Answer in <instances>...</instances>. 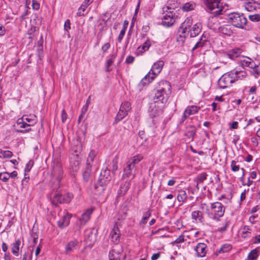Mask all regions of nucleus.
Instances as JSON below:
<instances>
[{
  "label": "nucleus",
  "mask_w": 260,
  "mask_h": 260,
  "mask_svg": "<svg viewBox=\"0 0 260 260\" xmlns=\"http://www.w3.org/2000/svg\"><path fill=\"white\" fill-rule=\"evenodd\" d=\"M171 92V86L167 81H162L159 83V89L157 90L153 97L154 103L150 104L149 113L153 123L157 122V117L159 116L160 110L156 107L155 103L160 102L161 103L166 102Z\"/></svg>",
  "instance_id": "obj_1"
},
{
  "label": "nucleus",
  "mask_w": 260,
  "mask_h": 260,
  "mask_svg": "<svg viewBox=\"0 0 260 260\" xmlns=\"http://www.w3.org/2000/svg\"><path fill=\"white\" fill-rule=\"evenodd\" d=\"M52 172L51 176L53 179H55L56 181V184L53 188L52 195L54 193L60 192L59 188L61 184L60 183L61 180L62 178L63 170L61 164L58 159H54L52 164Z\"/></svg>",
  "instance_id": "obj_2"
},
{
  "label": "nucleus",
  "mask_w": 260,
  "mask_h": 260,
  "mask_svg": "<svg viewBox=\"0 0 260 260\" xmlns=\"http://www.w3.org/2000/svg\"><path fill=\"white\" fill-rule=\"evenodd\" d=\"M112 178V176L110 169L106 168L105 169L102 170L98 182L94 184V189L99 193H103Z\"/></svg>",
  "instance_id": "obj_3"
},
{
  "label": "nucleus",
  "mask_w": 260,
  "mask_h": 260,
  "mask_svg": "<svg viewBox=\"0 0 260 260\" xmlns=\"http://www.w3.org/2000/svg\"><path fill=\"white\" fill-rule=\"evenodd\" d=\"M162 11L166 14L162 18V25L167 27L172 26L178 20V13L174 11V8L169 5L164 6Z\"/></svg>",
  "instance_id": "obj_4"
},
{
  "label": "nucleus",
  "mask_w": 260,
  "mask_h": 260,
  "mask_svg": "<svg viewBox=\"0 0 260 260\" xmlns=\"http://www.w3.org/2000/svg\"><path fill=\"white\" fill-rule=\"evenodd\" d=\"M225 210V207L218 202L211 203L210 209H207L209 218L216 221L224 215Z\"/></svg>",
  "instance_id": "obj_5"
},
{
  "label": "nucleus",
  "mask_w": 260,
  "mask_h": 260,
  "mask_svg": "<svg viewBox=\"0 0 260 260\" xmlns=\"http://www.w3.org/2000/svg\"><path fill=\"white\" fill-rule=\"evenodd\" d=\"M37 118L34 114L23 115L21 118H19L14 124V128L18 130L19 128H25L27 126L34 125L36 123Z\"/></svg>",
  "instance_id": "obj_6"
},
{
  "label": "nucleus",
  "mask_w": 260,
  "mask_h": 260,
  "mask_svg": "<svg viewBox=\"0 0 260 260\" xmlns=\"http://www.w3.org/2000/svg\"><path fill=\"white\" fill-rule=\"evenodd\" d=\"M228 20L233 26L244 29L247 20L243 14L238 13H230L228 17Z\"/></svg>",
  "instance_id": "obj_7"
},
{
  "label": "nucleus",
  "mask_w": 260,
  "mask_h": 260,
  "mask_svg": "<svg viewBox=\"0 0 260 260\" xmlns=\"http://www.w3.org/2000/svg\"><path fill=\"white\" fill-rule=\"evenodd\" d=\"M76 141L70 150V154L79 155L82 151V141L85 137V131H76L75 133Z\"/></svg>",
  "instance_id": "obj_8"
},
{
  "label": "nucleus",
  "mask_w": 260,
  "mask_h": 260,
  "mask_svg": "<svg viewBox=\"0 0 260 260\" xmlns=\"http://www.w3.org/2000/svg\"><path fill=\"white\" fill-rule=\"evenodd\" d=\"M235 82L233 72L231 71L223 74L218 80V84L221 88H226L230 87L232 83Z\"/></svg>",
  "instance_id": "obj_9"
},
{
  "label": "nucleus",
  "mask_w": 260,
  "mask_h": 260,
  "mask_svg": "<svg viewBox=\"0 0 260 260\" xmlns=\"http://www.w3.org/2000/svg\"><path fill=\"white\" fill-rule=\"evenodd\" d=\"M73 197V194L70 192L64 194H62L60 192L54 193L52 196V202H56L60 204H68L70 203Z\"/></svg>",
  "instance_id": "obj_10"
},
{
  "label": "nucleus",
  "mask_w": 260,
  "mask_h": 260,
  "mask_svg": "<svg viewBox=\"0 0 260 260\" xmlns=\"http://www.w3.org/2000/svg\"><path fill=\"white\" fill-rule=\"evenodd\" d=\"M131 110V105L128 102H124L122 103L114 121V123L116 124L118 122L121 120L125 117Z\"/></svg>",
  "instance_id": "obj_11"
},
{
  "label": "nucleus",
  "mask_w": 260,
  "mask_h": 260,
  "mask_svg": "<svg viewBox=\"0 0 260 260\" xmlns=\"http://www.w3.org/2000/svg\"><path fill=\"white\" fill-rule=\"evenodd\" d=\"M221 0H205V4L206 6L207 11L209 12L219 15L222 11L219 9V4Z\"/></svg>",
  "instance_id": "obj_12"
},
{
  "label": "nucleus",
  "mask_w": 260,
  "mask_h": 260,
  "mask_svg": "<svg viewBox=\"0 0 260 260\" xmlns=\"http://www.w3.org/2000/svg\"><path fill=\"white\" fill-rule=\"evenodd\" d=\"M120 232L118 227L117 223H115L110 232V237L114 244H118L120 242Z\"/></svg>",
  "instance_id": "obj_13"
},
{
  "label": "nucleus",
  "mask_w": 260,
  "mask_h": 260,
  "mask_svg": "<svg viewBox=\"0 0 260 260\" xmlns=\"http://www.w3.org/2000/svg\"><path fill=\"white\" fill-rule=\"evenodd\" d=\"M70 165L73 170L77 171L79 167V155L69 154Z\"/></svg>",
  "instance_id": "obj_14"
},
{
  "label": "nucleus",
  "mask_w": 260,
  "mask_h": 260,
  "mask_svg": "<svg viewBox=\"0 0 260 260\" xmlns=\"http://www.w3.org/2000/svg\"><path fill=\"white\" fill-rule=\"evenodd\" d=\"M131 185V180H126L124 183L121 184L120 188L117 191V197H122L128 190Z\"/></svg>",
  "instance_id": "obj_15"
},
{
  "label": "nucleus",
  "mask_w": 260,
  "mask_h": 260,
  "mask_svg": "<svg viewBox=\"0 0 260 260\" xmlns=\"http://www.w3.org/2000/svg\"><path fill=\"white\" fill-rule=\"evenodd\" d=\"M194 250L196 252L197 255L198 257H203L206 255L207 253V245L203 243H199L197 244Z\"/></svg>",
  "instance_id": "obj_16"
},
{
  "label": "nucleus",
  "mask_w": 260,
  "mask_h": 260,
  "mask_svg": "<svg viewBox=\"0 0 260 260\" xmlns=\"http://www.w3.org/2000/svg\"><path fill=\"white\" fill-rule=\"evenodd\" d=\"M79 242L77 239H74L69 242L65 246V253L66 254L73 251L78 245Z\"/></svg>",
  "instance_id": "obj_17"
},
{
  "label": "nucleus",
  "mask_w": 260,
  "mask_h": 260,
  "mask_svg": "<svg viewBox=\"0 0 260 260\" xmlns=\"http://www.w3.org/2000/svg\"><path fill=\"white\" fill-rule=\"evenodd\" d=\"M199 109L200 108L196 106H192L188 107L183 113V115L182 117V121L185 120L188 116L196 113Z\"/></svg>",
  "instance_id": "obj_18"
},
{
  "label": "nucleus",
  "mask_w": 260,
  "mask_h": 260,
  "mask_svg": "<svg viewBox=\"0 0 260 260\" xmlns=\"http://www.w3.org/2000/svg\"><path fill=\"white\" fill-rule=\"evenodd\" d=\"M240 64L242 67H246L250 69L255 68L257 67L254 61L248 57H246L244 59H241Z\"/></svg>",
  "instance_id": "obj_19"
},
{
  "label": "nucleus",
  "mask_w": 260,
  "mask_h": 260,
  "mask_svg": "<svg viewBox=\"0 0 260 260\" xmlns=\"http://www.w3.org/2000/svg\"><path fill=\"white\" fill-rule=\"evenodd\" d=\"M202 24L201 23H197L193 25L190 29L189 30L190 37L191 38L196 37L201 32L202 29Z\"/></svg>",
  "instance_id": "obj_20"
},
{
  "label": "nucleus",
  "mask_w": 260,
  "mask_h": 260,
  "mask_svg": "<svg viewBox=\"0 0 260 260\" xmlns=\"http://www.w3.org/2000/svg\"><path fill=\"white\" fill-rule=\"evenodd\" d=\"M71 217V215L68 213L64 215L62 218L57 221L58 226L62 229L67 226L70 223Z\"/></svg>",
  "instance_id": "obj_21"
},
{
  "label": "nucleus",
  "mask_w": 260,
  "mask_h": 260,
  "mask_svg": "<svg viewBox=\"0 0 260 260\" xmlns=\"http://www.w3.org/2000/svg\"><path fill=\"white\" fill-rule=\"evenodd\" d=\"M192 20L190 18H187L181 25L179 29V32L186 34L189 32V29L191 26Z\"/></svg>",
  "instance_id": "obj_22"
},
{
  "label": "nucleus",
  "mask_w": 260,
  "mask_h": 260,
  "mask_svg": "<svg viewBox=\"0 0 260 260\" xmlns=\"http://www.w3.org/2000/svg\"><path fill=\"white\" fill-rule=\"evenodd\" d=\"M244 6L248 11H253L255 10L257 8H259V4L257 2L250 0L244 4Z\"/></svg>",
  "instance_id": "obj_23"
},
{
  "label": "nucleus",
  "mask_w": 260,
  "mask_h": 260,
  "mask_svg": "<svg viewBox=\"0 0 260 260\" xmlns=\"http://www.w3.org/2000/svg\"><path fill=\"white\" fill-rule=\"evenodd\" d=\"M135 169L134 166L129 162L127 163L126 167L124 169L122 178L129 177L132 175V172Z\"/></svg>",
  "instance_id": "obj_24"
},
{
  "label": "nucleus",
  "mask_w": 260,
  "mask_h": 260,
  "mask_svg": "<svg viewBox=\"0 0 260 260\" xmlns=\"http://www.w3.org/2000/svg\"><path fill=\"white\" fill-rule=\"evenodd\" d=\"M218 31L228 36H230L233 34L231 27L228 25H223L219 26Z\"/></svg>",
  "instance_id": "obj_25"
},
{
  "label": "nucleus",
  "mask_w": 260,
  "mask_h": 260,
  "mask_svg": "<svg viewBox=\"0 0 260 260\" xmlns=\"http://www.w3.org/2000/svg\"><path fill=\"white\" fill-rule=\"evenodd\" d=\"M164 65V61L162 60H159L153 64L150 71L154 72V74H159L161 72Z\"/></svg>",
  "instance_id": "obj_26"
},
{
  "label": "nucleus",
  "mask_w": 260,
  "mask_h": 260,
  "mask_svg": "<svg viewBox=\"0 0 260 260\" xmlns=\"http://www.w3.org/2000/svg\"><path fill=\"white\" fill-rule=\"evenodd\" d=\"M241 53L242 50L241 49L236 48L229 51L227 53V56L230 59H234V58L239 57Z\"/></svg>",
  "instance_id": "obj_27"
},
{
  "label": "nucleus",
  "mask_w": 260,
  "mask_h": 260,
  "mask_svg": "<svg viewBox=\"0 0 260 260\" xmlns=\"http://www.w3.org/2000/svg\"><path fill=\"white\" fill-rule=\"evenodd\" d=\"M234 78H235V81L238 80H243L247 76V74L245 71H233Z\"/></svg>",
  "instance_id": "obj_28"
},
{
  "label": "nucleus",
  "mask_w": 260,
  "mask_h": 260,
  "mask_svg": "<svg viewBox=\"0 0 260 260\" xmlns=\"http://www.w3.org/2000/svg\"><path fill=\"white\" fill-rule=\"evenodd\" d=\"M91 165H86V167L84 171L83 172V178L84 181H89L91 172Z\"/></svg>",
  "instance_id": "obj_29"
},
{
  "label": "nucleus",
  "mask_w": 260,
  "mask_h": 260,
  "mask_svg": "<svg viewBox=\"0 0 260 260\" xmlns=\"http://www.w3.org/2000/svg\"><path fill=\"white\" fill-rule=\"evenodd\" d=\"M21 244V241L19 239H18L16 241L12 244V252L15 256H17L19 255V246Z\"/></svg>",
  "instance_id": "obj_30"
},
{
  "label": "nucleus",
  "mask_w": 260,
  "mask_h": 260,
  "mask_svg": "<svg viewBox=\"0 0 260 260\" xmlns=\"http://www.w3.org/2000/svg\"><path fill=\"white\" fill-rule=\"evenodd\" d=\"M93 212V210L91 209H88L86 210L85 212H84L81 216V217L80 218V220L84 223H86L87 221L89 220L90 217V215Z\"/></svg>",
  "instance_id": "obj_31"
},
{
  "label": "nucleus",
  "mask_w": 260,
  "mask_h": 260,
  "mask_svg": "<svg viewBox=\"0 0 260 260\" xmlns=\"http://www.w3.org/2000/svg\"><path fill=\"white\" fill-rule=\"evenodd\" d=\"M187 199V194L185 190L181 189L178 192L177 197V201L179 202H184Z\"/></svg>",
  "instance_id": "obj_32"
},
{
  "label": "nucleus",
  "mask_w": 260,
  "mask_h": 260,
  "mask_svg": "<svg viewBox=\"0 0 260 260\" xmlns=\"http://www.w3.org/2000/svg\"><path fill=\"white\" fill-rule=\"evenodd\" d=\"M204 39H203V36H202V38H200V40L192 48V50L193 51L196 49L201 48L207 43V40L206 38L204 37Z\"/></svg>",
  "instance_id": "obj_33"
},
{
  "label": "nucleus",
  "mask_w": 260,
  "mask_h": 260,
  "mask_svg": "<svg viewBox=\"0 0 260 260\" xmlns=\"http://www.w3.org/2000/svg\"><path fill=\"white\" fill-rule=\"evenodd\" d=\"M191 217L192 219H199L200 222H202L203 219V213L200 211H194L191 213Z\"/></svg>",
  "instance_id": "obj_34"
},
{
  "label": "nucleus",
  "mask_w": 260,
  "mask_h": 260,
  "mask_svg": "<svg viewBox=\"0 0 260 260\" xmlns=\"http://www.w3.org/2000/svg\"><path fill=\"white\" fill-rule=\"evenodd\" d=\"M232 249V246L229 244H225L216 250L217 253H221L229 252Z\"/></svg>",
  "instance_id": "obj_35"
},
{
  "label": "nucleus",
  "mask_w": 260,
  "mask_h": 260,
  "mask_svg": "<svg viewBox=\"0 0 260 260\" xmlns=\"http://www.w3.org/2000/svg\"><path fill=\"white\" fill-rule=\"evenodd\" d=\"M258 251L257 248L252 250L248 254L247 258L248 260H256L258 256Z\"/></svg>",
  "instance_id": "obj_36"
},
{
  "label": "nucleus",
  "mask_w": 260,
  "mask_h": 260,
  "mask_svg": "<svg viewBox=\"0 0 260 260\" xmlns=\"http://www.w3.org/2000/svg\"><path fill=\"white\" fill-rule=\"evenodd\" d=\"M118 157L117 156H115L112 160V167L111 169H110L113 175H114L115 171L118 169Z\"/></svg>",
  "instance_id": "obj_37"
},
{
  "label": "nucleus",
  "mask_w": 260,
  "mask_h": 260,
  "mask_svg": "<svg viewBox=\"0 0 260 260\" xmlns=\"http://www.w3.org/2000/svg\"><path fill=\"white\" fill-rule=\"evenodd\" d=\"M96 154V152L95 150H90V151L89 153V155H88V157L87 158L86 165H91V163L93 161Z\"/></svg>",
  "instance_id": "obj_38"
},
{
  "label": "nucleus",
  "mask_w": 260,
  "mask_h": 260,
  "mask_svg": "<svg viewBox=\"0 0 260 260\" xmlns=\"http://www.w3.org/2000/svg\"><path fill=\"white\" fill-rule=\"evenodd\" d=\"M243 232L242 234V237L243 238H246L247 237H250L251 232L249 227L247 225H244L242 228Z\"/></svg>",
  "instance_id": "obj_39"
},
{
  "label": "nucleus",
  "mask_w": 260,
  "mask_h": 260,
  "mask_svg": "<svg viewBox=\"0 0 260 260\" xmlns=\"http://www.w3.org/2000/svg\"><path fill=\"white\" fill-rule=\"evenodd\" d=\"M146 47V41L143 43L142 46L138 47L136 51V54L137 56L141 55L146 51L145 48Z\"/></svg>",
  "instance_id": "obj_40"
},
{
  "label": "nucleus",
  "mask_w": 260,
  "mask_h": 260,
  "mask_svg": "<svg viewBox=\"0 0 260 260\" xmlns=\"http://www.w3.org/2000/svg\"><path fill=\"white\" fill-rule=\"evenodd\" d=\"M231 170L233 172H237L240 170V167L238 164V162L234 160H232L231 163Z\"/></svg>",
  "instance_id": "obj_41"
},
{
  "label": "nucleus",
  "mask_w": 260,
  "mask_h": 260,
  "mask_svg": "<svg viewBox=\"0 0 260 260\" xmlns=\"http://www.w3.org/2000/svg\"><path fill=\"white\" fill-rule=\"evenodd\" d=\"M13 156V153L9 150H1L0 152V157L3 158H11Z\"/></svg>",
  "instance_id": "obj_42"
},
{
  "label": "nucleus",
  "mask_w": 260,
  "mask_h": 260,
  "mask_svg": "<svg viewBox=\"0 0 260 260\" xmlns=\"http://www.w3.org/2000/svg\"><path fill=\"white\" fill-rule=\"evenodd\" d=\"M10 179L9 173L4 172L0 173V179L4 182H7Z\"/></svg>",
  "instance_id": "obj_43"
},
{
  "label": "nucleus",
  "mask_w": 260,
  "mask_h": 260,
  "mask_svg": "<svg viewBox=\"0 0 260 260\" xmlns=\"http://www.w3.org/2000/svg\"><path fill=\"white\" fill-rule=\"evenodd\" d=\"M230 224V221L228 219L225 220L224 221V225L221 228H219L217 229V231L221 233H223V232H225L227 230V229L229 227Z\"/></svg>",
  "instance_id": "obj_44"
},
{
  "label": "nucleus",
  "mask_w": 260,
  "mask_h": 260,
  "mask_svg": "<svg viewBox=\"0 0 260 260\" xmlns=\"http://www.w3.org/2000/svg\"><path fill=\"white\" fill-rule=\"evenodd\" d=\"M142 159V156H141L140 155H136V156L133 157V158H132L128 161V162L130 164H132V165H133L134 166V167H135V165L136 164H138V162H139Z\"/></svg>",
  "instance_id": "obj_45"
},
{
  "label": "nucleus",
  "mask_w": 260,
  "mask_h": 260,
  "mask_svg": "<svg viewBox=\"0 0 260 260\" xmlns=\"http://www.w3.org/2000/svg\"><path fill=\"white\" fill-rule=\"evenodd\" d=\"M154 72H151L150 71L148 73H147V82L148 83H150L152 82L154 79L156 78V77L158 74H154Z\"/></svg>",
  "instance_id": "obj_46"
},
{
  "label": "nucleus",
  "mask_w": 260,
  "mask_h": 260,
  "mask_svg": "<svg viewBox=\"0 0 260 260\" xmlns=\"http://www.w3.org/2000/svg\"><path fill=\"white\" fill-rule=\"evenodd\" d=\"M146 75H145L143 78L141 80L140 82L138 84L137 86V89L138 91H141L143 88L146 85Z\"/></svg>",
  "instance_id": "obj_47"
},
{
  "label": "nucleus",
  "mask_w": 260,
  "mask_h": 260,
  "mask_svg": "<svg viewBox=\"0 0 260 260\" xmlns=\"http://www.w3.org/2000/svg\"><path fill=\"white\" fill-rule=\"evenodd\" d=\"M207 174L206 173H202L199 175L196 178V181L202 183L207 179Z\"/></svg>",
  "instance_id": "obj_48"
},
{
  "label": "nucleus",
  "mask_w": 260,
  "mask_h": 260,
  "mask_svg": "<svg viewBox=\"0 0 260 260\" xmlns=\"http://www.w3.org/2000/svg\"><path fill=\"white\" fill-rule=\"evenodd\" d=\"M194 5L189 3H186L182 7V9L184 11L188 12L191 11L194 9Z\"/></svg>",
  "instance_id": "obj_49"
},
{
  "label": "nucleus",
  "mask_w": 260,
  "mask_h": 260,
  "mask_svg": "<svg viewBox=\"0 0 260 260\" xmlns=\"http://www.w3.org/2000/svg\"><path fill=\"white\" fill-rule=\"evenodd\" d=\"M34 161L33 160L30 159L29 161L27 163L26 165L25 168V172H29L32 166H34Z\"/></svg>",
  "instance_id": "obj_50"
},
{
  "label": "nucleus",
  "mask_w": 260,
  "mask_h": 260,
  "mask_svg": "<svg viewBox=\"0 0 260 260\" xmlns=\"http://www.w3.org/2000/svg\"><path fill=\"white\" fill-rule=\"evenodd\" d=\"M87 7L84 6L83 4L80 7V8L78 10V12L77 13V15L79 16H82L84 15V12Z\"/></svg>",
  "instance_id": "obj_51"
},
{
  "label": "nucleus",
  "mask_w": 260,
  "mask_h": 260,
  "mask_svg": "<svg viewBox=\"0 0 260 260\" xmlns=\"http://www.w3.org/2000/svg\"><path fill=\"white\" fill-rule=\"evenodd\" d=\"M249 19L253 22H258L260 20V15L258 14L249 15Z\"/></svg>",
  "instance_id": "obj_52"
},
{
  "label": "nucleus",
  "mask_w": 260,
  "mask_h": 260,
  "mask_svg": "<svg viewBox=\"0 0 260 260\" xmlns=\"http://www.w3.org/2000/svg\"><path fill=\"white\" fill-rule=\"evenodd\" d=\"M114 250H112V251H110L109 252V258H110V260H120V258L119 257V256L118 255L117 257H116L115 255H114Z\"/></svg>",
  "instance_id": "obj_53"
},
{
  "label": "nucleus",
  "mask_w": 260,
  "mask_h": 260,
  "mask_svg": "<svg viewBox=\"0 0 260 260\" xmlns=\"http://www.w3.org/2000/svg\"><path fill=\"white\" fill-rule=\"evenodd\" d=\"M112 58L108 59L107 62V71H109V68L111 66L113 62V59L115 57L114 55H112Z\"/></svg>",
  "instance_id": "obj_54"
},
{
  "label": "nucleus",
  "mask_w": 260,
  "mask_h": 260,
  "mask_svg": "<svg viewBox=\"0 0 260 260\" xmlns=\"http://www.w3.org/2000/svg\"><path fill=\"white\" fill-rule=\"evenodd\" d=\"M67 117L68 114L66 112L65 110H63L61 113V121L62 123H64L66 121Z\"/></svg>",
  "instance_id": "obj_55"
},
{
  "label": "nucleus",
  "mask_w": 260,
  "mask_h": 260,
  "mask_svg": "<svg viewBox=\"0 0 260 260\" xmlns=\"http://www.w3.org/2000/svg\"><path fill=\"white\" fill-rule=\"evenodd\" d=\"M70 24L71 23H70V20L67 19L65 21L64 24V29L65 30H67V31H68V30L69 29H70V28H71Z\"/></svg>",
  "instance_id": "obj_56"
},
{
  "label": "nucleus",
  "mask_w": 260,
  "mask_h": 260,
  "mask_svg": "<svg viewBox=\"0 0 260 260\" xmlns=\"http://www.w3.org/2000/svg\"><path fill=\"white\" fill-rule=\"evenodd\" d=\"M146 220V215H144L141 220L139 222V225L143 229L145 228V220Z\"/></svg>",
  "instance_id": "obj_57"
},
{
  "label": "nucleus",
  "mask_w": 260,
  "mask_h": 260,
  "mask_svg": "<svg viewBox=\"0 0 260 260\" xmlns=\"http://www.w3.org/2000/svg\"><path fill=\"white\" fill-rule=\"evenodd\" d=\"M126 30H124V29H121V30L120 32V34L118 37V41L119 42H121L123 38V37L125 34Z\"/></svg>",
  "instance_id": "obj_58"
},
{
  "label": "nucleus",
  "mask_w": 260,
  "mask_h": 260,
  "mask_svg": "<svg viewBox=\"0 0 260 260\" xmlns=\"http://www.w3.org/2000/svg\"><path fill=\"white\" fill-rule=\"evenodd\" d=\"M32 250L30 254L28 253H25L23 256L22 260H31L32 258Z\"/></svg>",
  "instance_id": "obj_59"
},
{
  "label": "nucleus",
  "mask_w": 260,
  "mask_h": 260,
  "mask_svg": "<svg viewBox=\"0 0 260 260\" xmlns=\"http://www.w3.org/2000/svg\"><path fill=\"white\" fill-rule=\"evenodd\" d=\"M32 9L35 10H38L39 9L40 5V4L35 1H32Z\"/></svg>",
  "instance_id": "obj_60"
},
{
  "label": "nucleus",
  "mask_w": 260,
  "mask_h": 260,
  "mask_svg": "<svg viewBox=\"0 0 260 260\" xmlns=\"http://www.w3.org/2000/svg\"><path fill=\"white\" fill-rule=\"evenodd\" d=\"M31 236L33 238L34 242L35 243H37V240H38V235L37 234V233L34 232L33 230H32V233L31 234Z\"/></svg>",
  "instance_id": "obj_61"
},
{
  "label": "nucleus",
  "mask_w": 260,
  "mask_h": 260,
  "mask_svg": "<svg viewBox=\"0 0 260 260\" xmlns=\"http://www.w3.org/2000/svg\"><path fill=\"white\" fill-rule=\"evenodd\" d=\"M135 60V57L133 56L129 55L128 56L125 60V62L127 64L132 63L134 62Z\"/></svg>",
  "instance_id": "obj_62"
},
{
  "label": "nucleus",
  "mask_w": 260,
  "mask_h": 260,
  "mask_svg": "<svg viewBox=\"0 0 260 260\" xmlns=\"http://www.w3.org/2000/svg\"><path fill=\"white\" fill-rule=\"evenodd\" d=\"M178 35L180 37V38L177 39L178 41H181L182 43H183L185 41V34H182L181 32L180 33H179L178 32Z\"/></svg>",
  "instance_id": "obj_63"
},
{
  "label": "nucleus",
  "mask_w": 260,
  "mask_h": 260,
  "mask_svg": "<svg viewBox=\"0 0 260 260\" xmlns=\"http://www.w3.org/2000/svg\"><path fill=\"white\" fill-rule=\"evenodd\" d=\"M184 241V236L183 235H181L179 237L176 239L175 242L177 243H182Z\"/></svg>",
  "instance_id": "obj_64"
}]
</instances>
